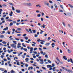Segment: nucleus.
<instances>
[{"instance_id": "nucleus-9", "label": "nucleus", "mask_w": 73, "mask_h": 73, "mask_svg": "<svg viewBox=\"0 0 73 73\" xmlns=\"http://www.w3.org/2000/svg\"><path fill=\"white\" fill-rule=\"evenodd\" d=\"M31 69L32 70L33 69V67L31 66V67H29L28 68V70H31Z\"/></svg>"}, {"instance_id": "nucleus-32", "label": "nucleus", "mask_w": 73, "mask_h": 73, "mask_svg": "<svg viewBox=\"0 0 73 73\" xmlns=\"http://www.w3.org/2000/svg\"><path fill=\"white\" fill-rule=\"evenodd\" d=\"M11 8L12 9L13 11H15V8H14V7H13L12 6Z\"/></svg>"}, {"instance_id": "nucleus-34", "label": "nucleus", "mask_w": 73, "mask_h": 73, "mask_svg": "<svg viewBox=\"0 0 73 73\" xmlns=\"http://www.w3.org/2000/svg\"><path fill=\"white\" fill-rule=\"evenodd\" d=\"M45 57H46V58H48V55L47 54H46L45 56Z\"/></svg>"}, {"instance_id": "nucleus-5", "label": "nucleus", "mask_w": 73, "mask_h": 73, "mask_svg": "<svg viewBox=\"0 0 73 73\" xmlns=\"http://www.w3.org/2000/svg\"><path fill=\"white\" fill-rule=\"evenodd\" d=\"M68 5L69 6V7H70L71 8H73V6L72 5H70V4H68Z\"/></svg>"}, {"instance_id": "nucleus-4", "label": "nucleus", "mask_w": 73, "mask_h": 73, "mask_svg": "<svg viewBox=\"0 0 73 73\" xmlns=\"http://www.w3.org/2000/svg\"><path fill=\"white\" fill-rule=\"evenodd\" d=\"M30 53L31 54V53H32L33 52H32L33 51V47H31L30 48Z\"/></svg>"}, {"instance_id": "nucleus-33", "label": "nucleus", "mask_w": 73, "mask_h": 73, "mask_svg": "<svg viewBox=\"0 0 73 73\" xmlns=\"http://www.w3.org/2000/svg\"><path fill=\"white\" fill-rule=\"evenodd\" d=\"M48 62H49V63H51V62H51V61H50V60H47Z\"/></svg>"}, {"instance_id": "nucleus-50", "label": "nucleus", "mask_w": 73, "mask_h": 73, "mask_svg": "<svg viewBox=\"0 0 73 73\" xmlns=\"http://www.w3.org/2000/svg\"><path fill=\"white\" fill-rule=\"evenodd\" d=\"M13 54H16L17 53V52H13Z\"/></svg>"}, {"instance_id": "nucleus-43", "label": "nucleus", "mask_w": 73, "mask_h": 73, "mask_svg": "<svg viewBox=\"0 0 73 73\" xmlns=\"http://www.w3.org/2000/svg\"><path fill=\"white\" fill-rule=\"evenodd\" d=\"M55 45V44L54 43H52V44H51L52 46H54Z\"/></svg>"}, {"instance_id": "nucleus-51", "label": "nucleus", "mask_w": 73, "mask_h": 73, "mask_svg": "<svg viewBox=\"0 0 73 73\" xmlns=\"http://www.w3.org/2000/svg\"><path fill=\"white\" fill-rule=\"evenodd\" d=\"M49 2L50 3H51V4H52V3H53L52 1L50 0L49 1Z\"/></svg>"}, {"instance_id": "nucleus-23", "label": "nucleus", "mask_w": 73, "mask_h": 73, "mask_svg": "<svg viewBox=\"0 0 73 73\" xmlns=\"http://www.w3.org/2000/svg\"><path fill=\"white\" fill-rule=\"evenodd\" d=\"M33 33H36V30H33Z\"/></svg>"}, {"instance_id": "nucleus-54", "label": "nucleus", "mask_w": 73, "mask_h": 73, "mask_svg": "<svg viewBox=\"0 0 73 73\" xmlns=\"http://www.w3.org/2000/svg\"><path fill=\"white\" fill-rule=\"evenodd\" d=\"M25 39L27 40L28 39V37H25Z\"/></svg>"}, {"instance_id": "nucleus-45", "label": "nucleus", "mask_w": 73, "mask_h": 73, "mask_svg": "<svg viewBox=\"0 0 73 73\" xmlns=\"http://www.w3.org/2000/svg\"><path fill=\"white\" fill-rule=\"evenodd\" d=\"M52 67H54V63H53L52 64Z\"/></svg>"}, {"instance_id": "nucleus-12", "label": "nucleus", "mask_w": 73, "mask_h": 73, "mask_svg": "<svg viewBox=\"0 0 73 73\" xmlns=\"http://www.w3.org/2000/svg\"><path fill=\"white\" fill-rule=\"evenodd\" d=\"M16 12H17V13H20V10H16Z\"/></svg>"}, {"instance_id": "nucleus-25", "label": "nucleus", "mask_w": 73, "mask_h": 73, "mask_svg": "<svg viewBox=\"0 0 73 73\" xmlns=\"http://www.w3.org/2000/svg\"><path fill=\"white\" fill-rule=\"evenodd\" d=\"M0 70L2 71V72H4V69L3 68H0Z\"/></svg>"}, {"instance_id": "nucleus-7", "label": "nucleus", "mask_w": 73, "mask_h": 73, "mask_svg": "<svg viewBox=\"0 0 73 73\" xmlns=\"http://www.w3.org/2000/svg\"><path fill=\"white\" fill-rule=\"evenodd\" d=\"M47 67L48 68H52V66L51 65H47Z\"/></svg>"}, {"instance_id": "nucleus-28", "label": "nucleus", "mask_w": 73, "mask_h": 73, "mask_svg": "<svg viewBox=\"0 0 73 73\" xmlns=\"http://www.w3.org/2000/svg\"><path fill=\"white\" fill-rule=\"evenodd\" d=\"M17 65H20V62H17Z\"/></svg>"}, {"instance_id": "nucleus-14", "label": "nucleus", "mask_w": 73, "mask_h": 73, "mask_svg": "<svg viewBox=\"0 0 73 73\" xmlns=\"http://www.w3.org/2000/svg\"><path fill=\"white\" fill-rule=\"evenodd\" d=\"M23 53L22 52H21L18 53V56H20V55Z\"/></svg>"}, {"instance_id": "nucleus-52", "label": "nucleus", "mask_w": 73, "mask_h": 73, "mask_svg": "<svg viewBox=\"0 0 73 73\" xmlns=\"http://www.w3.org/2000/svg\"><path fill=\"white\" fill-rule=\"evenodd\" d=\"M37 49V48H34V50H36Z\"/></svg>"}, {"instance_id": "nucleus-44", "label": "nucleus", "mask_w": 73, "mask_h": 73, "mask_svg": "<svg viewBox=\"0 0 73 73\" xmlns=\"http://www.w3.org/2000/svg\"><path fill=\"white\" fill-rule=\"evenodd\" d=\"M38 49L40 50V51H42V49L40 48H39Z\"/></svg>"}, {"instance_id": "nucleus-21", "label": "nucleus", "mask_w": 73, "mask_h": 73, "mask_svg": "<svg viewBox=\"0 0 73 73\" xmlns=\"http://www.w3.org/2000/svg\"><path fill=\"white\" fill-rule=\"evenodd\" d=\"M68 53H70L71 51H70V50L69 49H68Z\"/></svg>"}, {"instance_id": "nucleus-36", "label": "nucleus", "mask_w": 73, "mask_h": 73, "mask_svg": "<svg viewBox=\"0 0 73 73\" xmlns=\"http://www.w3.org/2000/svg\"><path fill=\"white\" fill-rule=\"evenodd\" d=\"M22 45H23V46L24 47H26V46L24 45V43H22Z\"/></svg>"}, {"instance_id": "nucleus-57", "label": "nucleus", "mask_w": 73, "mask_h": 73, "mask_svg": "<svg viewBox=\"0 0 73 73\" xmlns=\"http://www.w3.org/2000/svg\"><path fill=\"white\" fill-rule=\"evenodd\" d=\"M5 19L6 20H7L8 19H9V17H6Z\"/></svg>"}, {"instance_id": "nucleus-19", "label": "nucleus", "mask_w": 73, "mask_h": 73, "mask_svg": "<svg viewBox=\"0 0 73 73\" xmlns=\"http://www.w3.org/2000/svg\"><path fill=\"white\" fill-rule=\"evenodd\" d=\"M25 60L26 62H28V60H29V58H27L25 59Z\"/></svg>"}, {"instance_id": "nucleus-11", "label": "nucleus", "mask_w": 73, "mask_h": 73, "mask_svg": "<svg viewBox=\"0 0 73 73\" xmlns=\"http://www.w3.org/2000/svg\"><path fill=\"white\" fill-rule=\"evenodd\" d=\"M12 14H13V12L11 11L10 13V14H9V15L10 16H12Z\"/></svg>"}, {"instance_id": "nucleus-61", "label": "nucleus", "mask_w": 73, "mask_h": 73, "mask_svg": "<svg viewBox=\"0 0 73 73\" xmlns=\"http://www.w3.org/2000/svg\"><path fill=\"white\" fill-rule=\"evenodd\" d=\"M30 62L31 63V64H32V63H33V61L31 60L30 61Z\"/></svg>"}, {"instance_id": "nucleus-20", "label": "nucleus", "mask_w": 73, "mask_h": 73, "mask_svg": "<svg viewBox=\"0 0 73 73\" xmlns=\"http://www.w3.org/2000/svg\"><path fill=\"white\" fill-rule=\"evenodd\" d=\"M12 25H13V23L12 22L10 23L9 24V26H12Z\"/></svg>"}, {"instance_id": "nucleus-13", "label": "nucleus", "mask_w": 73, "mask_h": 73, "mask_svg": "<svg viewBox=\"0 0 73 73\" xmlns=\"http://www.w3.org/2000/svg\"><path fill=\"white\" fill-rule=\"evenodd\" d=\"M40 34H42L43 32H44V31H42V30H40Z\"/></svg>"}, {"instance_id": "nucleus-29", "label": "nucleus", "mask_w": 73, "mask_h": 73, "mask_svg": "<svg viewBox=\"0 0 73 73\" xmlns=\"http://www.w3.org/2000/svg\"><path fill=\"white\" fill-rule=\"evenodd\" d=\"M68 16H71V15H72L71 14V13H68Z\"/></svg>"}, {"instance_id": "nucleus-3", "label": "nucleus", "mask_w": 73, "mask_h": 73, "mask_svg": "<svg viewBox=\"0 0 73 73\" xmlns=\"http://www.w3.org/2000/svg\"><path fill=\"white\" fill-rule=\"evenodd\" d=\"M39 60H40V61L41 62H40L39 63V64H44V61H44V60H43V59H39Z\"/></svg>"}, {"instance_id": "nucleus-1", "label": "nucleus", "mask_w": 73, "mask_h": 73, "mask_svg": "<svg viewBox=\"0 0 73 73\" xmlns=\"http://www.w3.org/2000/svg\"><path fill=\"white\" fill-rule=\"evenodd\" d=\"M13 43H15L14 44H11V47H12L13 48H15V49H16L17 48H16V44H17V43H16V41H13Z\"/></svg>"}, {"instance_id": "nucleus-56", "label": "nucleus", "mask_w": 73, "mask_h": 73, "mask_svg": "<svg viewBox=\"0 0 73 73\" xmlns=\"http://www.w3.org/2000/svg\"><path fill=\"white\" fill-rule=\"evenodd\" d=\"M7 33L8 35H9L11 33V32H9V31H8L7 32Z\"/></svg>"}, {"instance_id": "nucleus-53", "label": "nucleus", "mask_w": 73, "mask_h": 73, "mask_svg": "<svg viewBox=\"0 0 73 73\" xmlns=\"http://www.w3.org/2000/svg\"><path fill=\"white\" fill-rule=\"evenodd\" d=\"M62 6H63L62 5H60V7L61 8H62V9H63V7H62Z\"/></svg>"}, {"instance_id": "nucleus-22", "label": "nucleus", "mask_w": 73, "mask_h": 73, "mask_svg": "<svg viewBox=\"0 0 73 73\" xmlns=\"http://www.w3.org/2000/svg\"><path fill=\"white\" fill-rule=\"evenodd\" d=\"M3 11V9H0V15H1V12Z\"/></svg>"}, {"instance_id": "nucleus-38", "label": "nucleus", "mask_w": 73, "mask_h": 73, "mask_svg": "<svg viewBox=\"0 0 73 73\" xmlns=\"http://www.w3.org/2000/svg\"><path fill=\"white\" fill-rule=\"evenodd\" d=\"M0 37H1V38H3L4 37V35H1L0 36Z\"/></svg>"}, {"instance_id": "nucleus-27", "label": "nucleus", "mask_w": 73, "mask_h": 73, "mask_svg": "<svg viewBox=\"0 0 73 73\" xmlns=\"http://www.w3.org/2000/svg\"><path fill=\"white\" fill-rule=\"evenodd\" d=\"M36 7H41V6L40 5H36Z\"/></svg>"}, {"instance_id": "nucleus-30", "label": "nucleus", "mask_w": 73, "mask_h": 73, "mask_svg": "<svg viewBox=\"0 0 73 73\" xmlns=\"http://www.w3.org/2000/svg\"><path fill=\"white\" fill-rule=\"evenodd\" d=\"M54 6H55V7L56 8H57L58 7L57 6V5H56V3H55V4H54Z\"/></svg>"}, {"instance_id": "nucleus-64", "label": "nucleus", "mask_w": 73, "mask_h": 73, "mask_svg": "<svg viewBox=\"0 0 73 73\" xmlns=\"http://www.w3.org/2000/svg\"><path fill=\"white\" fill-rule=\"evenodd\" d=\"M37 73H40V71H38V70H37Z\"/></svg>"}, {"instance_id": "nucleus-46", "label": "nucleus", "mask_w": 73, "mask_h": 73, "mask_svg": "<svg viewBox=\"0 0 73 73\" xmlns=\"http://www.w3.org/2000/svg\"><path fill=\"white\" fill-rule=\"evenodd\" d=\"M27 35V34H23V37L25 36H26Z\"/></svg>"}, {"instance_id": "nucleus-47", "label": "nucleus", "mask_w": 73, "mask_h": 73, "mask_svg": "<svg viewBox=\"0 0 73 73\" xmlns=\"http://www.w3.org/2000/svg\"><path fill=\"white\" fill-rule=\"evenodd\" d=\"M62 23L64 27H65V23H64V22H63Z\"/></svg>"}, {"instance_id": "nucleus-37", "label": "nucleus", "mask_w": 73, "mask_h": 73, "mask_svg": "<svg viewBox=\"0 0 73 73\" xmlns=\"http://www.w3.org/2000/svg\"><path fill=\"white\" fill-rule=\"evenodd\" d=\"M41 16V14H39L37 15V17H39Z\"/></svg>"}, {"instance_id": "nucleus-41", "label": "nucleus", "mask_w": 73, "mask_h": 73, "mask_svg": "<svg viewBox=\"0 0 73 73\" xmlns=\"http://www.w3.org/2000/svg\"><path fill=\"white\" fill-rule=\"evenodd\" d=\"M42 68L43 69H44V70H46V68L44 67H42Z\"/></svg>"}, {"instance_id": "nucleus-31", "label": "nucleus", "mask_w": 73, "mask_h": 73, "mask_svg": "<svg viewBox=\"0 0 73 73\" xmlns=\"http://www.w3.org/2000/svg\"><path fill=\"white\" fill-rule=\"evenodd\" d=\"M2 43H3V44H7V42L5 41H3L2 42Z\"/></svg>"}, {"instance_id": "nucleus-10", "label": "nucleus", "mask_w": 73, "mask_h": 73, "mask_svg": "<svg viewBox=\"0 0 73 73\" xmlns=\"http://www.w3.org/2000/svg\"><path fill=\"white\" fill-rule=\"evenodd\" d=\"M49 44H50V43L46 42V44H45V45L46 46H49Z\"/></svg>"}, {"instance_id": "nucleus-24", "label": "nucleus", "mask_w": 73, "mask_h": 73, "mask_svg": "<svg viewBox=\"0 0 73 73\" xmlns=\"http://www.w3.org/2000/svg\"><path fill=\"white\" fill-rule=\"evenodd\" d=\"M56 68V67H55L52 68V70L53 71V72L55 71V70H54V69H55V68Z\"/></svg>"}, {"instance_id": "nucleus-42", "label": "nucleus", "mask_w": 73, "mask_h": 73, "mask_svg": "<svg viewBox=\"0 0 73 73\" xmlns=\"http://www.w3.org/2000/svg\"><path fill=\"white\" fill-rule=\"evenodd\" d=\"M25 30L27 31V32H29V31H28V30L27 29H25Z\"/></svg>"}, {"instance_id": "nucleus-60", "label": "nucleus", "mask_w": 73, "mask_h": 73, "mask_svg": "<svg viewBox=\"0 0 73 73\" xmlns=\"http://www.w3.org/2000/svg\"><path fill=\"white\" fill-rule=\"evenodd\" d=\"M11 72H12V73H14L15 72H14V71H13V70H12L11 71Z\"/></svg>"}, {"instance_id": "nucleus-55", "label": "nucleus", "mask_w": 73, "mask_h": 73, "mask_svg": "<svg viewBox=\"0 0 73 73\" xmlns=\"http://www.w3.org/2000/svg\"><path fill=\"white\" fill-rule=\"evenodd\" d=\"M48 40H50V39H51V38L50 37H48Z\"/></svg>"}, {"instance_id": "nucleus-62", "label": "nucleus", "mask_w": 73, "mask_h": 73, "mask_svg": "<svg viewBox=\"0 0 73 73\" xmlns=\"http://www.w3.org/2000/svg\"><path fill=\"white\" fill-rule=\"evenodd\" d=\"M46 5H47V6H49V3H47L46 4Z\"/></svg>"}, {"instance_id": "nucleus-2", "label": "nucleus", "mask_w": 73, "mask_h": 73, "mask_svg": "<svg viewBox=\"0 0 73 73\" xmlns=\"http://www.w3.org/2000/svg\"><path fill=\"white\" fill-rule=\"evenodd\" d=\"M65 69L66 72H68L69 73H70V72L71 73H73V71L71 70H69V69L66 68H65Z\"/></svg>"}, {"instance_id": "nucleus-58", "label": "nucleus", "mask_w": 73, "mask_h": 73, "mask_svg": "<svg viewBox=\"0 0 73 73\" xmlns=\"http://www.w3.org/2000/svg\"><path fill=\"white\" fill-rule=\"evenodd\" d=\"M25 66L26 67H28V64H25Z\"/></svg>"}, {"instance_id": "nucleus-6", "label": "nucleus", "mask_w": 73, "mask_h": 73, "mask_svg": "<svg viewBox=\"0 0 73 73\" xmlns=\"http://www.w3.org/2000/svg\"><path fill=\"white\" fill-rule=\"evenodd\" d=\"M63 58L65 60H67V58H66V57L65 56H64L63 57Z\"/></svg>"}, {"instance_id": "nucleus-16", "label": "nucleus", "mask_w": 73, "mask_h": 73, "mask_svg": "<svg viewBox=\"0 0 73 73\" xmlns=\"http://www.w3.org/2000/svg\"><path fill=\"white\" fill-rule=\"evenodd\" d=\"M9 4L10 5H12V6H13V5H13V3H9Z\"/></svg>"}, {"instance_id": "nucleus-49", "label": "nucleus", "mask_w": 73, "mask_h": 73, "mask_svg": "<svg viewBox=\"0 0 73 73\" xmlns=\"http://www.w3.org/2000/svg\"><path fill=\"white\" fill-rule=\"evenodd\" d=\"M13 23H14V24H16V21H13Z\"/></svg>"}, {"instance_id": "nucleus-63", "label": "nucleus", "mask_w": 73, "mask_h": 73, "mask_svg": "<svg viewBox=\"0 0 73 73\" xmlns=\"http://www.w3.org/2000/svg\"><path fill=\"white\" fill-rule=\"evenodd\" d=\"M15 40H17V41H19V39L17 38H15Z\"/></svg>"}, {"instance_id": "nucleus-40", "label": "nucleus", "mask_w": 73, "mask_h": 73, "mask_svg": "<svg viewBox=\"0 0 73 73\" xmlns=\"http://www.w3.org/2000/svg\"><path fill=\"white\" fill-rule=\"evenodd\" d=\"M34 36L35 37H38V35L37 34H35Z\"/></svg>"}, {"instance_id": "nucleus-17", "label": "nucleus", "mask_w": 73, "mask_h": 73, "mask_svg": "<svg viewBox=\"0 0 73 73\" xmlns=\"http://www.w3.org/2000/svg\"><path fill=\"white\" fill-rule=\"evenodd\" d=\"M17 31H21V29L20 28H18L17 29Z\"/></svg>"}, {"instance_id": "nucleus-8", "label": "nucleus", "mask_w": 73, "mask_h": 73, "mask_svg": "<svg viewBox=\"0 0 73 73\" xmlns=\"http://www.w3.org/2000/svg\"><path fill=\"white\" fill-rule=\"evenodd\" d=\"M8 30V27H6L5 28H4L3 29V31H7Z\"/></svg>"}, {"instance_id": "nucleus-18", "label": "nucleus", "mask_w": 73, "mask_h": 73, "mask_svg": "<svg viewBox=\"0 0 73 73\" xmlns=\"http://www.w3.org/2000/svg\"><path fill=\"white\" fill-rule=\"evenodd\" d=\"M70 61L71 62H72V64H73V59H72L71 58L70 59Z\"/></svg>"}, {"instance_id": "nucleus-35", "label": "nucleus", "mask_w": 73, "mask_h": 73, "mask_svg": "<svg viewBox=\"0 0 73 73\" xmlns=\"http://www.w3.org/2000/svg\"><path fill=\"white\" fill-rule=\"evenodd\" d=\"M23 50H24L26 52V51H27V49L25 48H24Z\"/></svg>"}, {"instance_id": "nucleus-15", "label": "nucleus", "mask_w": 73, "mask_h": 73, "mask_svg": "<svg viewBox=\"0 0 73 73\" xmlns=\"http://www.w3.org/2000/svg\"><path fill=\"white\" fill-rule=\"evenodd\" d=\"M29 31H30L31 33H33L32 31V29H29Z\"/></svg>"}, {"instance_id": "nucleus-59", "label": "nucleus", "mask_w": 73, "mask_h": 73, "mask_svg": "<svg viewBox=\"0 0 73 73\" xmlns=\"http://www.w3.org/2000/svg\"><path fill=\"white\" fill-rule=\"evenodd\" d=\"M41 20L42 21H43V20H44V19H43V18H41Z\"/></svg>"}, {"instance_id": "nucleus-48", "label": "nucleus", "mask_w": 73, "mask_h": 73, "mask_svg": "<svg viewBox=\"0 0 73 73\" xmlns=\"http://www.w3.org/2000/svg\"><path fill=\"white\" fill-rule=\"evenodd\" d=\"M27 5H28L30 6V5H31V3H29L27 4Z\"/></svg>"}, {"instance_id": "nucleus-39", "label": "nucleus", "mask_w": 73, "mask_h": 73, "mask_svg": "<svg viewBox=\"0 0 73 73\" xmlns=\"http://www.w3.org/2000/svg\"><path fill=\"white\" fill-rule=\"evenodd\" d=\"M45 26H46V25H43V26H42V27H43V28H45Z\"/></svg>"}, {"instance_id": "nucleus-26", "label": "nucleus", "mask_w": 73, "mask_h": 73, "mask_svg": "<svg viewBox=\"0 0 73 73\" xmlns=\"http://www.w3.org/2000/svg\"><path fill=\"white\" fill-rule=\"evenodd\" d=\"M37 41H38V42H40V41H41V40H40V39H39L37 40Z\"/></svg>"}]
</instances>
